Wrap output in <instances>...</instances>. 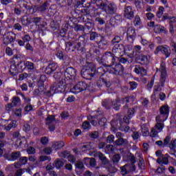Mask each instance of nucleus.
<instances>
[{"label": "nucleus", "mask_w": 176, "mask_h": 176, "mask_svg": "<svg viewBox=\"0 0 176 176\" xmlns=\"http://www.w3.org/2000/svg\"><path fill=\"white\" fill-rule=\"evenodd\" d=\"M157 72L160 73V84L154 87V94L152 95V99L156 97V92L162 91V88L164 87V83L167 79V67L166 63L162 62L160 65V69H157Z\"/></svg>", "instance_id": "1"}, {"label": "nucleus", "mask_w": 176, "mask_h": 176, "mask_svg": "<svg viewBox=\"0 0 176 176\" xmlns=\"http://www.w3.org/2000/svg\"><path fill=\"white\" fill-rule=\"evenodd\" d=\"M96 71H97V69L94 64L91 63H87L81 70V76H82L84 79L91 80L94 75H96Z\"/></svg>", "instance_id": "2"}, {"label": "nucleus", "mask_w": 176, "mask_h": 176, "mask_svg": "<svg viewBox=\"0 0 176 176\" xmlns=\"http://www.w3.org/2000/svg\"><path fill=\"white\" fill-rule=\"evenodd\" d=\"M98 6L99 9L105 12L107 16H113V14H116V12H118V6L115 3H105L101 1Z\"/></svg>", "instance_id": "3"}, {"label": "nucleus", "mask_w": 176, "mask_h": 176, "mask_svg": "<svg viewBox=\"0 0 176 176\" xmlns=\"http://www.w3.org/2000/svg\"><path fill=\"white\" fill-rule=\"evenodd\" d=\"M124 71V67L120 64H117L114 66H112V65H108L107 68V72L113 75H123Z\"/></svg>", "instance_id": "4"}, {"label": "nucleus", "mask_w": 176, "mask_h": 176, "mask_svg": "<svg viewBox=\"0 0 176 176\" xmlns=\"http://www.w3.org/2000/svg\"><path fill=\"white\" fill-rule=\"evenodd\" d=\"M117 58L118 57L115 56L112 52H107L102 56V61L110 64L109 65H113L116 63Z\"/></svg>", "instance_id": "5"}, {"label": "nucleus", "mask_w": 176, "mask_h": 176, "mask_svg": "<svg viewBox=\"0 0 176 176\" xmlns=\"http://www.w3.org/2000/svg\"><path fill=\"white\" fill-rule=\"evenodd\" d=\"M87 89V84L85 82L80 81L78 82L74 87L72 88L71 91L74 94H78V93H82Z\"/></svg>", "instance_id": "6"}, {"label": "nucleus", "mask_w": 176, "mask_h": 176, "mask_svg": "<svg viewBox=\"0 0 176 176\" xmlns=\"http://www.w3.org/2000/svg\"><path fill=\"white\" fill-rule=\"evenodd\" d=\"M163 129H164V123H157L155 127L152 128L150 133V137H152V138L158 137L157 134L161 133L163 131Z\"/></svg>", "instance_id": "7"}, {"label": "nucleus", "mask_w": 176, "mask_h": 176, "mask_svg": "<svg viewBox=\"0 0 176 176\" xmlns=\"http://www.w3.org/2000/svg\"><path fill=\"white\" fill-rule=\"evenodd\" d=\"M54 93H64L67 89V82L65 79L62 78L55 87H53Z\"/></svg>", "instance_id": "8"}, {"label": "nucleus", "mask_w": 176, "mask_h": 176, "mask_svg": "<svg viewBox=\"0 0 176 176\" xmlns=\"http://www.w3.org/2000/svg\"><path fill=\"white\" fill-rule=\"evenodd\" d=\"M45 124L48 126L50 131H54L56 130V118L54 116H48L45 119Z\"/></svg>", "instance_id": "9"}, {"label": "nucleus", "mask_w": 176, "mask_h": 176, "mask_svg": "<svg viewBox=\"0 0 176 176\" xmlns=\"http://www.w3.org/2000/svg\"><path fill=\"white\" fill-rule=\"evenodd\" d=\"M14 41H16V34L12 32H8L4 34L3 38L4 45H10V43H13Z\"/></svg>", "instance_id": "10"}, {"label": "nucleus", "mask_w": 176, "mask_h": 176, "mask_svg": "<svg viewBox=\"0 0 176 176\" xmlns=\"http://www.w3.org/2000/svg\"><path fill=\"white\" fill-rule=\"evenodd\" d=\"M159 52H161L162 54H164L166 57H170V54H171V50H170V47L167 45H160L158 46L154 53L155 54H157Z\"/></svg>", "instance_id": "11"}, {"label": "nucleus", "mask_w": 176, "mask_h": 176, "mask_svg": "<svg viewBox=\"0 0 176 176\" xmlns=\"http://www.w3.org/2000/svg\"><path fill=\"white\" fill-rule=\"evenodd\" d=\"M124 16L125 19L131 20L134 19V11L133 10V7L128 6L124 7Z\"/></svg>", "instance_id": "12"}, {"label": "nucleus", "mask_w": 176, "mask_h": 176, "mask_svg": "<svg viewBox=\"0 0 176 176\" xmlns=\"http://www.w3.org/2000/svg\"><path fill=\"white\" fill-rule=\"evenodd\" d=\"M64 76L68 79H72V78L76 76V70L72 67H69L65 71Z\"/></svg>", "instance_id": "13"}, {"label": "nucleus", "mask_w": 176, "mask_h": 176, "mask_svg": "<svg viewBox=\"0 0 176 176\" xmlns=\"http://www.w3.org/2000/svg\"><path fill=\"white\" fill-rule=\"evenodd\" d=\"M137 60L142 65H148L151 61V57L148 55L140 54L138 56Z\"/></svg>", "instance_id": "14"}, {"label": "nucleus", "mask_w": 176, "mask_h": 176, "mask_svg": "<svg viewBox=\"0 0 176 176\" xmlns=\"http://www.w3.org/2000/svg\"><path fill=\"white\" fill-rule=\"evenodd\" d=\"M57 68L58 66L56 63H51L45 68V72L47 75H52V74L55 73V71H57Z\"/></svg>", "instance_id": "15"}, {"label": "nucleus", "mask_w": 176, "mask_h": 176, "mask_svg": "<svg viewBox=\"0 0 176 176\" xmlns=\"http://www.w3.org/2000/svg\"><path fill=\"white\" fill-rule=\"evenodd\" d=\"M126 36L129 41L131 42H133L135 38V30L133 27H130L128 28L126 32Z\"/></svg>", "instance_id": "16"}, {"label": "nucleus", "mask_w": 176, "mask_h": 176, "mask_svg": "<svg viewBox=\"0 0 176 176\" xmlns=\"http://www.w3.org/2000/svg\"><path fill=\"white\" fill-rule=\"evenodd\" d=\"M112 52L115 54H122L124 52V47L122 44H116L113 47Z\"/></svg>", "instance_id": "17"}, {"label": "nucleus", "mask_w": 176, "mask_h": 176, "mask_svg": "<svg viewBox=\"0 0 176 176\" xmlns=\"http://www.w3.org/2000/svg\"><path fill=\"white\" fill-rule=\"evenodd\" d=\"M133 71L138 75L141 74L142 76L146 75V69L141 66L135 65Z\"/></svg>", "instance_id": "18"}, {"label": "nucleus", "mask_w": 176, "mask_h": 176, "mask_svg": "<svg viewBox=\"0 0 176 176\" xmlns=\"http://www.w3.org/2000/svg\"><path fill=\"white\" fill-rule=\"evenodd\" d=\"M90 41H95L96 42H98L99 41H101L102 39V36H101V34H98L96 32H92L90 33Z\"/></svg>", "instance_id": "19"}, {"label": "nucleus", "mask_w": 176, "mask_h": 176, "mask_svg": "<svg viewBox=\"0 0 176 176\" xmlns=\"http://www.w3.org/2000/svg\"><path fill=\"white\" fill-rule=\"evenodd\" d=\"M25 67L28 69L29 72H34L36 71V68H35V64L30 61H26L24 63Z\"/></svg>", "instance_id": "20"}, {"label": "nucleus", "mask_w": 176, "mask_h": 176, "mask_svg": "<svg viewBox=\"0 0 176 176\" xmlns=\"http://www.w3.org/2000/svg\"><path fill=\"white\" fill-rule=\"evenodd\" d=\"M120 21H122V16L120 15H116L110 19V23L111 25H117V24H119Z\"/></svg>", "instance_id": "21"}, {"label": "nucleus", "mask_w": 176, "mask_h": 176, "mask_svg": "<svg viewBox=\"0 0 176 176\" xmlns=\"http://www.w3.org/2000/svg\"><path fill=\"white\" fill-rule=\"evenodd\" d=\"M160 113H162V115L168 117V114L170 113V107H168V105L162 106L160 108Z\"/></svg>", "instance_id": "22"}, {"label": "nucleus", "mask_w": 176, "mask_h": 176, "mask_svg": "<svg viewBox=\"0 0 176 176\" xmlns=\"http://www.w3.org/2000/svg\"><path fill=\"white\" fill-rule=\"evenodd\" d=\"M135 98L134 96H126L120 100V104H129V102H133Z\"/></svg>", "instance_id": "23"}, {"label": "nucleus", "mask_w": 176, "mask_h": 176, "mask_svg": "<svg viewBox=\"0 0 176 176\" xmlns=\"http://www.w3.org/2000/svg\"><path fill=\"white\" fill-rule=\"evenodd\" d=\"M155 32L158 34H168V31L162 25H157L154 28Z\"/></svg>", "instance_id": "24"}, {"label": "nucleus", "mask_w": 176, "mask_h": 176, "mask_svg": "<svg viewBox=\"0 0 176 176\" xmlns=\"http://www.w3.org/2000/svg\"><path fill=\"white\" fill-rule=\"evenodd\" d=\"M168 118V117H167V116L160 113V114L155 118V120L157 123H163L164 122H166V120H167Z\"/></svg>", "instance_id": "25"}, {"label": "nucleus", "mask_w": 176, "mask_h": 176, "mask_svg": "<svg viewBox=\"0 0 176 176\" xmlns=\"http://www.w3.org/2000/svg\"><path fill=\"white\" fill-rule=\"evenodd\" d=\"M65 143L64 142H55L52 143V148L55 149V151H58V149H61L63 146H65Z\"/></svg>", "instance_id": "26"}, {"label": "nucleus", "mask_w": 176, "mask_h": 176, "mask_svg": "<svg viewBox=\"0 0 176 176\" xmlns=\"http://www.w3.org/2000/svg\"><path fill=\"white\" fill-rule=\"evenodd\" d=\"M16 127H17V122L12 120L4 128V130H6V131H10L12 129H16Z\"/></svg>", "instance_id": "27"}, {"label": "nucleus", "mask_w": 176, "mask_h": 176, "mask_svg": "<svg viewBox=\"0 0 176 176\" xmlns=\"http://www.w3.org/2000/svg\"><path fill=\"white\" fill-rule=\"evenodd\" d=\"M47 8H49V2L46 1L43 4H41L37 7V10L38 12H45V10H47Z\"/></svg>", "instance_id": "28"}, {"label": "nucleus", "mask_w": 176, "mask_h": 176, "mask_svg": "<svg viewBox=\"0 0 176 176\" xmlns=\"http://www.w3.org/2000/svg\"><path fill=\"white\" fill-rule=\"evenodd\" d=\"M21 157V153L20 151H13L11 153L12 162L17 160L19 157Z\"/></svg>", "instance_id": "29"}, {"label": "nucleus", "mask_w": 176, "mask_h": 176, "mask_svg": "<svg viewBox=\"0 0 176 176\" xmlns=\"http://www.w3.org/2000/svg\"><path fill=\"white\" fill-rule=\"evenodd\" d=\"M111 104L113 106V108L116 109V111H118V109L120 108V99L117 98L115 100L112 101Z\"/></svg>", "instance_id": "30"}, {"label": "nucleus", "mask_w": 176, "mask_h": 176, "mask_svg": "<svg viewBox=\"0 0 176 176\" xmlns=\"http://www.w3.org/2000/svg\"><path fill=\"white\" fill-rule=\"evenodd\" d=\"M125 167L128 174L129 173H133V171H135V165L134 164H125Z\"/></svg>", "instance_id": "31"}, {"label": "nucleus", "mask_w": 176, "mask_h": 176, "mask_svg": "<svg viewBox=\"0 0 176 176\" xmlns=\"http://www.w3.org/2000/svg\"><path fill=\"white\" fill-rule=\"evenodd\" d=\"M57 13V10L56 9L55 5H52L48 9V14L49 16H54V14Z\"/></svg>", "instance_id": "32"}, {"label": "nucleus", "mask_w": 176, "mask_h": 176, "mask_svg": "<svg viewBox=\"0 0 176 176\" xmlns=\"http://www.w3.org/2000/svg\"><path fill=\"white\" fill-rule=\"evenodd\" d=\"M107 44H108V42L104 40V38H102V40H99L98 42V45L100 49H107Z\"/></svg>", "instance_id": "33"}, {"label": "nucleus", "mask_w": 176, "mask_h": 176, "mask_svg": "<svg viewBox=\"0 0 176 176\" xmlns=\"http://www.w3.org/2000/svg\"><path fill=\"white\" fill-rule=\"evenodd\" d=\"M99 83H101V85H99V86H105L106 87H111V82H108L102 78H99Z\"/></svg>", "instance_id": "34"}, {"label": "nucleus", "mask_w": 176, "mask_h": 176, "mask_svg": "<svg viewBox=\"0 0 176 176\" xmlns=\"http://www.w3.org/2000/svg\"><path fill=\"white\" fill-rule=\"evenodd\" d=\"M54 164L56 168H61V167L64 166V162L60 159H56L54 161Z\"/></svg>", "instance_id": "35"}, {"label": "nucleus", "mask_w": 176, "mask_h": 176, "mask_svg": "<svg viewBox=\"0 0 176 176\" xmlns=\"http://www.w3.org/2000/svg\"><path fill=\"white\" fill-rule=\"evenodd\" d=\"M83 162L85 163V162H86V163H89L90 166H91V167H94V166H96V159L94 158H87L85 157L83 160Z\"/></svg>", "instance_id": "36"}, {"label": "nucleus", "mask_w": 176, "mask_h": 176, "mask_svg": "<svg viewBox=\"0 0 176 176\" xmlns=\"http://www.w3.org/2000/svg\"><path fill=\"white\" fill-rule=\"evenodd\" d=\"M120 154H116L112 157V162L113 163V164L116 165L119 163V162H120Z\"/></svg>", "instance_id": "37"}, {"label": "nucleus", "mask_w": 176, "mask_h": 176, "mask_svg": "<svg viewBox=\"0 0 176 176\" xmlns=\"http://www.w3.org/2000/svg\"><path fill=\"white\" fill-rule=\"evenodd\" d=\"M108 68V67H98L97 69V74H98V75H100V76H104V75H105V73L107 72V69Z\"/></svg>", "instance_id": "38"}, {"label": "nucleus", "mask_w": 176, "mask_h": 176, "mask_svg": "<svg viewBox=\"0 0 176 176\" xmlns=\"http://www.w3.org/2000/svg\"><path fill=\"white\" fill-rule=\"evenodd\" d=\"M116 145L117 146H120L123 145V144H127V140L123 138H119L118 140H116L115 142Z\"/></svg>", "instance_id": "39"}, {"label": "nucleus", "mask_w": 176, "mask_h": 176, "mask_svg": "<svg viewBox=\"0 0 176 176\" xmlns=\"http://www.w3.org/2000/svg\"><path fill=\"white\" fill-rule=\"evenodd\" d=\"M10 74H11L12 76H15V75H17L18 74L17 67L14 65H12L10 66Z\"/></svg>", "instance_id": "40"}, {"label": "nucleus", "mask_w": 176, "mask_h": 176, "mask_svg": "<svg viewBox=\"0 0 176 176\" xmlns=\"http://www.w3.org/2000/svg\"><path fill=\"white\" fill-rule=\"evenodd\" d=\"M141 130H142V134H144V135H148V134H149V129H148V126H146V124H142Z\"/></svg>", "instance_id": "41"}, {"label": "nucleus", "mask_w": 176, "mask_h": 176, "mask_svg": "<svg viewBox=\"0 0 176 176\" xmlns=\"http://www.w3.org/2000/svg\"><path fill=\"white\" fill-rule=\"evenodd\" d=\"M133 23L135 27H140V25H141V18L140 17V16L136 15L135 16Z\"/></svg>", "instance_id": "42"}, {"label": "nucleus", "mask_w": 176, "mask_h": 176, "mask_svg": "<svg viewBox=\"0 0 176 176\" xmlns=\"http://www.w3.org/2000/svg\"><path fill=\"white\" fill-rule=\"evenodd\" d=\"M83 163H85L86 164V161L83 162H82L81 161H78L76 163V168H79L80 170H83V168H85V165H83Z\"/></svg>", "instance_id": "43"}, {"label": "nucleus", "mask_w": 176, "mask_h": 176, "mask_svg": "<svg viewBox=\"0 0 176 176\" xmlns=\"http://www.w3.org/2000/svg\"><path fill=\"white\" fill-rule=\"evenodd\" d=\"M163 13H164V8H163V6L159 7L157 12V16L158 19H161L162 16H163Z\"/></svg>", "instance_id": "44"}, {"label": "nucleus", "mask_w": 176, "mask_h": 176, "mask_svg": "<svg viewBox=\"0 0 176 176\" xmlns=\"http://www.w3.org/2000/svg\"><path fill=\"white\" fill-rule=\"evenodd\" d=\"M98 154L100 160H102V162H103L104 164H107V163H108V160H107V157L104 156V154H102V153L101 152H98Z\"/></svg>", "instance_id": "45"}, {"label": "nucleus", "mask_w": 176, "mask_h": 176, "mask_svg": "<svg viewBox=\"0 0 176 176\" xmlns=\"http://www.w3.org/2000/svg\"><path fill=\"white\" fill-rule=\"evenodd\" d=\"M41 21H42L41 17H32V18H31V22L34 23V24L36 25H38V24H39Z\"/></svg>", "instance_id": "46"}, {"label": "nucleus", "mask_w": 176, "mask_h": 176, "mask_svg": "<svg viewBox=\"0 0 176 176\" xmlns=\"http://www.w3.org/2000/svg\"><path fill=\"white\" fill-rule=\"evenodd\" d=\"M69 155H70L69 152L65 151L63 152L59 153V157H62L63 159H67Z\"/></svg>", "instance_id": "47"}, {"label": "nucleus", "mask_w": 176, "mask_h": 176, "mask_svg": "<svg viewBox=\"0 0 176 176\" xmlns=\"http://www.w3.org/2000/svg\"><path fill=\"white\" fill-rule=\"evenodd\" d=\"M90 127H91V125H90V122L85 121L82 123V129H83V130H89Z\"/></svg>", "instance_id": "48"}, {"label": "nucleus", "mask_w": 176, "mask_h": 176, "mask_svg": "<svg viewBox=\"0 0 176 176\" xmlns=\"http://www.w3.org/2000/svg\"><path fill=\"white\" fill-rule=\"evenodd\" d=\"M102 105L107 109H109V108H111V101L105 100L102 102Z\"/></svg>", "instance_id": "49"}, {"label": "nucleus", "mask_w": 176, "mask_h": 176, "mask_svg": "<svg viewBox=\"0 0 176 176\" xmlns=\"http://www.w3.org/2000/svg\"><path fill=\"white\" fill-rule=\"evenodd\" d=\"M130 90H135L137 87H138V83L135 82V81L129 82Z\"/></svg>", "instance_id": "50"}, {"label": "nucleus", "mask_w": 176, "mask_h": 176, "mask_svg": "<svg viewBox=\"0 0 176 176\" xmlns=\"http://www.w3.org/2000/svg\"><path fill=\"white\" fill-rule=\"evenodd\" d=\"M40 142L43 145H47V144H49V138L46 136H43L41 138Z\"/></svg>", "instance_id": "51"}, {"label": "nucleus", "mask_w": 176, "mask_h": 176, "mask_svg": "<svg viewBox=\"0 0 176 176\" xmlns=\"http://www.w3.org/2000/svg\"><path fill=\"white\" fill-rule=\"evenodd\" d=\"M122 41V38L119 36H116L111 41V44L115 45L116 43H120Z\"/></svg>", "instance_id": "52"}, {"label": "nucleus", "mask_w": 176, "mask_h": 176, "mask_svg": "<svg viewBox=\"0 0 176 176\" xmlns=\"http://www.w3.org/2000/svg\"><path fill=\"white\" fill-rule=\"evenodd\" d=\"M134 113H135V109L131 108L128 109V117L129 119H131L134 116Z\"/></svg>", "instance_id": "53"}, {"label": "nucleus", "mask_w": 176, "mask_h": 176, "mask_svg": "<svg viewBox=\"0 0 176 176\" xmlns=\"http://www.w3.org/2000/svg\"><path fill=\"white\" fill-rule=\"evenodd\" d=\"M74 45H75V43H72L71 41L67 42L65 47L66 52H69V50H71V47H74Z\"/></svg>", "instance_id": "54"}, {"label": "nucleus", "mask_w": 176, "mask_h": 176, "mask_svg": "<svg viewBox=\"0 0 176 176\" xmlns=\"http://www.w3.org/2000/svg\"><path fill=\"white\" fill-rule=\"evenodd\" d=\"M106 151H107L108 153H112L115 148L112 144H107L106 146Z\"/></svg>", "instance_id": "55"}, {"label": "nucleus", "mask_w": 176, "mask_h": 176, "mask_svg": "<svg viewBox=\"0 0 176 176\" xmlns=\"http://www.w3.org/2000/svg\"><path fill=\"white\" fill-rule=\"evenodd\" d=\"M21 39L24 41L25 43H27V42H30V41H31V36L28 34H25L21 37Z\"/></svg>", "instance_id": "56"}, {"label": "nucleus", "mask_w": 176, "mask_h": 176, "mask_svg": "<svg viewBox=\"0 0 176 176\" xmlns=\"http://www.w3.org/2000/svg\"><path fill=\"white\" fill-rule=\"evenodd\" d=\"M107 171H109L110 174H115L118 170L115 166H110L107 168Z\"/></svg>", "instance_id": "57"}, {"label": "nucleus", "mask_w": 176, "mask_h": 176, "mask_svg": "<svg viewBox=\"0 0 176 176\" xmlns=\"http://www.w3.org/2000/svg\"><path fill=\"white\" fill-rule=\"evenodd\" d=\"M43 152H44L45 155H50L52 152H53V150L51 147H45L43 148Z\"/></svg>", "instance_id": "58"}, {"label": "nucleus", "mask_w": 176, "mask_h": 176, "mask_svg": "<svg viewBox=\"0 0 176 176\" xmlns=\"http://www.w3.org/2000/svg\"><path fill=\"white\" fill-rule=\"evenodd\" d=\"M19 102H20V98L15 96L12 98V104L14 107H16Z\"/></svg>", "instance_id": "59"}, {"label": "nucleus", "mask_w": 176, "mask_h": 176, "mask_svg": "<svg viewBox=\"0 0 176 176\" xmlns=\"http://www.w3.org/2000/svg\"><path fill=\"white\" fill-rule=\"evenodd\" d=\"M113 141H115V136H113V135H110L107 137V142L108 144H112V142H113Z\"/></svg>", "instance_id": "60"}, {"label": "nucleus", "mask_w": 176, "mask_h": 176, "mask_svg": "<svg viewBox=\"0 0 176 176\" xmlns=\"http://www.w3.org/2000/svg\"><path fill=\"white\" fill-rule=\"evenodd\" d=\"M128 159H129V160L131 161V164H134V163H135V162H137L135 160V157H134V155L133 154H129L128 155Z\"/></svg>", "instance_id": "61"}, {"label": "nucleus", "mask_w": 176, "mask_h": 176, "mask_svg": "<svg viewBox=\"0 0 176 176\" xmlns=\"http://www.w3.org/2000/svg\"><path fill=\"white\" fill-rule=\"evenodd\" d=\"M99 134H98V131H93L89 133V137L91 138H94V139H97V138L98 137Z\"/></svg>", "instance_id": "62"}, {"label": "nucleus", "mask_w": 176, "mask_h": 176, "mask_svg": "<svg viewBox=\"0 0 176 176\" xmlns=\"http://www.w3.org/2000/svg\"><path fill=\"white\" fill-rule=\"evenodd\" d=\"M99 126H105L107 124V118H102L98 122Z\"/></svg>", "instance_id": "63"}, {"label": "nucleus", "mask_w": 176, "mask_h": 176, "mask_svg": "<svg viewBox=\"0 0 176 176\" xmlns=\"http://www.w3.org/2000/svg\"><path fill=\"white\" fill-rule=\"evenodd\" d=\"M28 162V158L27 157H22L19 159V163L21 164H27Z\"/></svg>", "instance_id": "64"}]
</instances>
